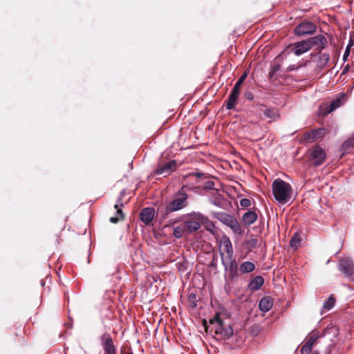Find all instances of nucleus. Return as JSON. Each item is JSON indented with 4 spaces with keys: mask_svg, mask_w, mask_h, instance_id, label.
Listing matches in <instances>:
<instances>
[{
    "mask_svg": "<svg viewBox=\"0 0 354 354\" xmlns=\"http://www.w3.org/2000/svg\"><path fill=\"white\" fill-rule=\"evenodd\" d=\"M219 253L224 270L227 272V280L233 283L239 277V267L234 257V250L231 241L223 236L220 242Z\"/></svg>",
    "mask_w": 354,
    "mask_h": 354,
    "instance_id": "obj_1",
    "label": "nucleus"
},
{
    "mask_svg": "<svg viewBox=\"0 0 354 354\" xmlns=\"http://www.w3.org/2000/svg\"><path fill=\"white\" fill-rule=\"evenodd\" d=\"M272 187L273 196L279 203L284 205L292 199L293 189L288 183L277 178L272 183Z\"/></svg>",
    "mask_w": 354,
    "mask_h": 354,
    "instance_id": "obj_2",
    "label": "nucleus"
},
{
    "mask_svg": "<svg viewBox=\"0 0 354 354\" xmlns=\"http://www.w3.org/2000/svg\"><path fill=\"white\" fill-rule=\"evenodd\" d=\"M187 195L183 192H179L175 198L165 206L160 205L158 208L157 216L161 220L166 219L168 215L174 212L182 209L187 205Z\"/></svg>",
    "mask_w": 354,
    "mask_h": 354,
    "instance_id": "obj_3",
    "label": "nucleus"
},
{
    "mask_svg": "<svg viewBox=\"0 0 354 354\" xmlns=\"http://www.w3.org/2000/svg\"><path fill=\"white\" fill-rule=\"evenodd\" d=\"M209 324L213 326L215 334L222 339H229L234 333L231 325L221 319L219 313H216L209 319Z\"/></svg>",
    "mask_w": 354,
    "mask_h": 354,
    "instance_id": "obj_4",
    "label": "nucleus"
},
{
    "mask_svg": "<svg viewBox=\"0 0 354 354\" xmlns=\"http://www.w3.org/2000/svg\"><path fill=\"white\" fill-rule=\"evenodd\" d=\"M248 76V73L244 72L241 77L238 79L236 82L235 83L231 93L230 94L227 101H226V109L228 110L233 109L236 104V101L238 100L239 93H240V88L243 82L245 80Z\"/></svg>",
    "mask_w": 354,
    "mask_h": 354,
    "instance_id": "obj_5",
    "label": "nucleus"
},
{
    "mask_svg": "<svg viewBox=\"0 0 354 354\" xmlns=\"http://www.w3.org/2000/svg\"><path fill=\"white\" fill-rule=\"evenodd\" d=\"M317 30V26L311 21H304L297 24L294 28V34L297 37L313 35Z\"/></svg>",
    "mask_w": 354,
    "mask_h": 354,
    "instance_id": "obj_6",
    "label": "nucleus"
},
{
    "mask_svg": "<svg viewBox=\"0 0 354 354\" xmlns=\"http://www.w3.org/2000/svg\"><path fill=\"white\" fill-rule=\"evenodd\" d=\"M178 167L177 162L175 160L160 162L154 173L156 175H165L164 177L170 175L176 170Z\"/></svg>",
    "mask_w": 354,
    "mask_h": 354,
    "instance_id": "obj_7",
    "label": "nucleus"
},
{
    "mask_svg": "<svg viewBox=\"0 0 354 354\" xmlns=\"http://www.w3.org/2000/svg\"><path fill=\"white\" fill-rule=\"evenodd\" d=\"M338 269L346 277H351L354 274V262L349 258H342L339 261Z\"/></svg>",
    "mask_w": 354,
    "mask_h": 354,
    "instance_id": "obj_8",
    "label": "nucleus"
},
{
    "mask_svg": "<svg viewBox=\"0 0 354 354\" xmlns=\"http://www.w3.org/2000/svg\"><path fill=\"white\" fill-rule=\"evenodd\" d=\"M320 337L319 331L313 330L311 331L306 337L305 344L301 348V353L302 354H310L312 351L313 346L315 344L316 341Z\"/></svg>",
    "mask_w": 354,
    "mask_h": 354,
    "instance_id": "obj_9",
    "label": "nucleus"
},
{
    "mask_svg": "<svg viewBox=\"0 0 354 354\" xmlns=\"http://www.w3.org/2000/svg\"><path fill=\"white\" fill-rule=\"evenodd\" d=\"M326 158L324 149L319 146H314L310 152V161L315 166H319L323 163Z\"/></svg>",
    "mask_w": 354,
    "mask_h": 354,
    "instance_id": "obj_10",
    "label": "nucleus"
},
{
    "mask_svg": "<svg viewBox=\"0 0 354 354\" xmlns=\"http://www.w3.org/2000/svg\"><path fill=\"white\" fill-rule=\"evenodd\" d=\"M102 346L104 351V354H116V348L114 345L113 338L108 333H104L100 337Z\"/></svg>",
    "mask_w": 354,
    "mask_h": 354,
    "instance_id": "obj_11",
    "label": "nucleus"
},
{
    "mask_svg": "<svg viewBox=\"0 0 354 354\" xmlns=\"http://www.w3.org/2000/svg\"><path fill=\"white\" fill-rule=\"evenodd\" d=\"M204 220L205 217L200 215L185 221L183 223L187 232L192 233L199 230L201 227V223H204Z\"/></svg>",
    "mask_w": 354,
    "mask_h": 354,
    "instance_id": "obj_12",
    "label": "nucleus"
},
{
    "mask_svg": "<svg viewBox=\"0 0 354 354\" xmlns=\"http://www.w3.org/2000/svg\"><path fill=\"white\" fill-rule=\"evenodd\" d=\"M308 39L310 44L312 46V48L314 46H316V49L319 50L320 52L326 47L328 44L326 37L322 35H317L315 37L308 38Z\"/></svg>",
    "mask_w": 354,
    "mask_h": 354,
    "instance_id": "obj_13",
    "label": "nucleus"
},
{
    "mask_svg": "<svg viewBox=\"0 0 354 354\" xmlns=\"http://www.w3.org/2000/svg\"><path fill=\"white\" fill-rule=\"evenodd\" d=\"M223 223L228 226L234 233L241 235L242 230L238 221L230 215H225L223 218Z\"/></svg>",
    "mask_w": 354,
    "mask_h": 354,
    "instance_id": "obj_14",
    "label": "nucleus"
},
{
    "mask_svg": "<svg viewBox=\"0 0 354 354\" xmlns=\"http://www.w3.org/2000/svg\"><path fill=\"white\" fill-rule=\"evenodd\" d=\"M312 48V46L310 44L308 39H304L300 41H297L294 44L292 51L295 55L299 56Z\"/></svg>",
    "mask_w": 354,
    "mask_h": 354,
    "instance_id": "obj_15",
    "label": "nucleus"
},
{
    "mask_svg": "<svg viewBox=\"0 0 354 354\" xmlns=\"http://www.w3.org/2000/svg\"><path fill=\"white\" fill-rule=\"evenodd\" d=\"M317 59L316 60L315 71L321 72L328 64L330 55L328 53L319 51L317 53Z\"/></svg>",
    "mask_w": 354,
    "mask_h": 354,
    "instance_id": "obj_16",
    "label": "nucleus"
},
{
    "mask_svg": "<svg viewBox=\"0 0 354 354\" xmlns=\"http://www.w3.org/2000/svg\"><path fill=\"white\" fill-rule=\"evenodd\" d=\"M155 215V209L153 207H145L140 213V220L148 225L153 221Z\"/></svg>",
    "mask_w": 354,
    "mask_h": 354,
    "instance_id": "obj_17",
    "label": "nucleus"
},
{
    "mask_svg": "<svg viewBox=\"0 0 354 354\" xmlns=\"http://www.w3.org/2000/svg\"><path fill=\"white\" fill-rule=\"evenodd\" d=\"M324 135V130L322 129H313L303 135L302 140L306 142H313L322 138Z\"/></svg>",
    "mask_w": 354,
    "mask_h": 354,
    "instance_id": "obj_18",
    "label": "nucleus"
},
{
    "mask_svg": "<svg viewBox=\"0 0 354 354\" xmlns=\"http://www.w3.org/2000/svg\"><path fill=\"white\" fill-rule=\"evenodd\" d=\"M264 283V279L261 276H256L248 283V288L252 291H256L261 288Z\"/></svg>",
    "mask_w": 354,
    "mask_h": 354,
    "instance_id": "obj_19",
    "label": "nucleus"
},
{
    "mask_svg": "<svg viewBox=\"0 0 354 354\" xmlns=\"http://www.w3.org/2000/svg\"><path fill=\"white\" fill-rule=\"evenodd\" d=\"M273 306V301L270 297H263L259 304V309L263 312L269 311Z\"/></svg>",
    "mask_w": 354,
    "mask_h": 354,
    "instance_id": "obj_20",
    "label": "nucleus"
},
{
    "mask_svg": "<svg viewBox=\"0 0 354 354\" xmlns=\"http://www.w3.org/2000/svg\"><path fill=\"white\" fill-rule=\"evenodd\" d=\"M120 206H123V204L121 203L120 204L117 203L114 205V208L116 209V214L115 216H111L109 218L110 222L112 223H117L124 218V215L121 208H120Z\"/></svg>",
    "mask_w": 354,
    "mask_h": 354,
    "instance_id": "obj_21",
    "label": "nucleus"
},
{
    "mask_svg": "<svg viewBox=\"0 0 354 354\" xmlns=\"http://www.w3.org/2000/svg\"><path fill=\"white\" fill-rule=\"evenodd\" d=\"M242 219L245 225H250L257 221V214L254 212L248 211L243 215Z\"/></svg>",
    "mask_w": 354,
    "mask_h": 354,
    "instance_id": "obj_22",
    "label": "nucleus"
},
{
    "mask_svg": "<svg viewBox=\"0 0 354 354\" xmlns=\"http://www.w3.org/2000/svg\"><path fill=\"white\" fill-rule=\"evenodd\" d=\"M354 147V137H350L346 140L341 146L342 156L348 153L349 151Z\"/></svg>",
    "mask_w": 354,
    "mask_h": 354,
    "instance_id": "obj_23",
    "label": "nucleus"
},
{
    "mask_svg": "<svg viewBox=\"0 0 354 354\" xmlns=\"http://www.w3.org/2000/svg\"><path fill=\"white\" fill-rule=\"evenodd\" d=\"M255 270V265L251 261H244L239 266L241 274L250 273Z\"/></svg>",
    "mask_w": 354,
    "mask_h": 354,
    "instance_id": "obj_24",
    "label": "nucleus"
},
{
    "mask_svg": "<svg viewBox=\"0 0 354 354\" xmlns=\"http://www.w3.org/2000/svg\"><path fill=\"white\" fill-rule=\"evenodd\" d=\"M223 188L222 184L220 183H216L213 181L208 180L207 181L204 186L203 189L206 190H215L217 192L221 191Z\"/></svg>",
    "mask_w": 354,
    "mask_h": 354,
    "instance_id": "obj_25",
    "label": "nucleus"
},
{
    "mask_svg": "<svg viewBox=\"0 0 354 354\" xmlns=\"http://www.w3.org/2000/svg\"><path fill=\"white\" fill-rule=\"evenodd\" d=\"M263 114L266 118H270L272 120H276L279 116L278 111L273 108L266 109L263 111Z\"/></svg>",
    "mask_w": 354,
    "mask_h": 354,
    "instance_id": "obj_26",
    "label": "nucleus"
},
{
    "mask_svg": "<svg viewBox=\"0 0 354 354\" xmlns=\"http://www.w3.org/2000/svg\"><path fill=\"white\" fill-rule=\"evenodd\" d=\"M187 231L185 227L184 226V223H183L174 229L173 235L176 238L180 239L183 237L185 233Z\"/></svg>",
    "mask_w": 354,
    "mask_h": 354,
    "instance_id": "obj_27",
    "label": "nucleus"
},
{
    "mask_svg": "<svg viewBox=\"0 0 354 354\" xmlns=\"http://www.w3.org/2000/svg\"><path fill=\"white\" fill-rule=\"evenodd\" d=\"M342 102L341 98L337 97V98L335 99L334 100H333L331 102V103L329 106L328 110V113L333 112V111H335V109L339 108L342 105Z\"/></svg>",
    "mask_w": 354,
    "mask_h": 354,
    "instance_id": "obj_28",
    "label": "nucleus"
},
{
    "mask_svg": "<svg viewBox=\"0 0 354 354\" xmlns=\"http://www.w3.org/2000/svg\"><path fill=\"white\" fill-rule=\"evenodd\" d=\"M335 304V298L331 295L324 302V308L326 310H330Z\"/></svg>",
    "mask_w": 354,
    "mask_h": 354,
    "instance_id": "obj_29",
    "label": "nucleus"
},
{
    "mask_svg": "<svg viewBox=\"0 0 354 354\" xmlns=\"http://www.w3.org/2000/svg\"><path fill=\"white\" fill-rule=\"evenodd\" d=\"M257 243L258 239L257 238L251 237L246 241V248L251 251L257 247Z\"/></svg>",
    "mask_w": 354,
    "mask_h": 354,
    "instance_id": "obj_30",
    "label": "nucleus"
},
{
    "mask_svg": "<svg viewBox=\"0 0 354 354\" xmlns=\"http://www.w3.org/2000/svg\"><path fill=\"white\" fill-rule=\"evenodd\" d=\"M300 241H301V238H300L299 235H298L296 233L292 236V238L290 241V245L292 248H297L299 245Z\"/></svg>",
    "mask_w": 354,
    "mask_h": 354,
    "instance_id": "obj_31",
    "label": "nucleus"
},
{
    "mask_svg": "<svg viewBox=\"0 0 354 354\" xmlns=\"http://www.w3.org/2000/svg\"><path fill=\"white\" fill-rule=\"evenodd\" d=\"M281 68V66L279 64H274L272 66L270 71L269 72V76L271 78L274 76L275 73H277L278 71H279Z\"/></svg>",
    "mask_w": 354,
    "mask_h": 354,
    "instance_id": "obj_32",
    "label": "nucleus"
},
{
    "mask_svg": "<svg viewBox=\"0 0 354 354\" xmlns=\"http://www.w3.org/2000/svg\"><path fill=\"white\" fill-rule=\"evenodd\" d=\"M240 205L243 207H248L250 206L251 205V201L250 199L248 198H242L241 201H240Z\"/></svg>",
    "mask_w": 354,
    "mask_h": 354,
    "instance_id": "obj_33",
    "label": "nucleus"
},
{
    "mask_svg": "<svg viewBox=\"0 0 354 354\" xmlns=\"http://www.w3.org/2000/svg\"><path fill=\"white\" fill-rule=\"evenodd\" d=\"M302 66L301 65H299V66H296V65H290L288 66L287 69H286V71L287 72H290V71H295V70H297L299 69L300 67H301Z\"/></svg>",
    "mask_w": 354,
    "mask_h": 354,
    "instance_id": "obj_34",
    "label": "nucleus"
},
{
    "mask_svg": "<svg viewBox=\"0 0 354 354\" xmlns=\"http://www.w3.org/2000/svg\"><path fill=\"white\" fill-rule=\"evenodd\" d=\"M349 55H350L349 47L346 48L345 51L344 53L343 58H342L344 62H345L347 60Z\"/></svg>",
    "mask_w": 354,
    "mask_h": 354,
    "instance_id": "obj_35",
    "label": "nucleus"
},
{
    "mask_svg": "<svg viewBox=\"0 0 354 354\" xmlns=\"http://www.w3.org/2000/svg\"><path fill=\"white\" fill-rule=\"evenodd\" d=\"M206 223V229H207V230L211 231V229H210V228H211L212 227H214L213 223H212L211 221H209L207 218H205V220H204V223Z\"/></svg>",
    "mask_w": 354,
    "mask_h": 354,
    "instance_id": "obj_36",
    "label": "nucleus"
},
{
    "mask_svg": "<svg viewBox=\"0 0 354 354\" xmlns=\"http://www.w3.org/2000/svg\"><path fill=\"white\" fill-rule=\"evenodd\" d=\"M349 68H350V66L349 64H346L345 65L344 67H343V69H342V73H341V75H344L345 74H346L348 73V71H349Z\"/></svg>",
    "mask_w": 354,
    "mask_h": 354,
    "instance_id": "obj_37",
    "label": "nucleus"
},
{
    "mask_svg": "<svg viewBox=\"0 0 354 354\" xmlns=\"http://www.w3.org/2000/svg\"><path fill=\"white\" fill-rule=\"evenodd\" d=\"M244 95L248 100H252L254 98V95L251 92L247 91Z\"/></svg>",
    "mask_w": 354,
    "mask_h": 354,
    "instance_id": "obj_38",
    "label": "nucleus"
},
{
    "mask_svg": "<svg viewBox=\"0 0 354 354\" xmlns=\"http://www.w3.org/2000/svg\"><path fill=\"white\" fill-rule=\"evenodd\" d=\"M216 257L214 255L212 261L210 263L209 266L216 268Z\"/></svg>",
    "mask_w": 354,
    "mask_h": 354,
    "instance_id": "obj_39",
    "label": "nucleus"
},
{
    "mask_svg": "<svg viewBox=\"0 0 354 354\" xmlns=\"http://www.w3.org/2000/svg\"><path fill=\"white\" fill-rule=\"evenodd\" d=\"M120 354H133L131 351H125V348H122L120 351Z\"/></svg>",
    "mask_w": 354,
    "mask_h": 354,
    "instance_id": "obj_40",
    "label": "nucleus"
},
{
    "mask_svg": "<svg viewBox=\"0 0 354 354\" xmlns=\"http://www.w3.org/2000/svg\"><path fill=\"white\" fill-rule=\"evenodd\" d=\"M353 45V41L352 40H350L349 43L348 44L346 48L349 47V50L351 49V47Z\"/></svg>",
    "mask_w": 354,
    "mask_h": 354,
    "instance_id": "obj_41",
    "label": "nucleus"
},
{
    "mask_svg": "<svg viewBox=\"0 0 354 354\" xmlns=\"http://www.w3.org/2000/svg\"><path fill=\"white\" fill-rule=\"evenodd\" d=\"M194 177H201L202 174L200 172H196V173H194Z\"/></svg>",
    "mask_w": 354,
    "mask_h": 354,
    "instance_id": "obj_42",
    "label": "nucleus"
},
{
    "mask_svg": "<svg viewBox=\"0 0 354 354\" xmlns=\"http://www.w3.org/2000/svg\"><path fill=\"white\" fill-rule=\"evenodd\" d=\"M203 326L206 329H207L208 326L207 325V322L205 319L203 320Z\"/></svg>",
    "mask_w": 354,
    "mask_h": 354,
    "instance_id": "obj_43",
    "label": "nucleus"
},
{
    "mask_svg": "<svg viewBox=\"0 0 354 354\" xmlns=\"http://www.w3.org/2000/svg\"><path fill=\"white\" fill-rule=\"evenodd\" d=\"M312 354H319V353H318V351H315L314 352H313V353H312Z\"/></svg>",
    "mask_w": 354,
    "mask_h": 354,
    "instance_id": "obj_44",
    "label": "nucleus"
}]
</instances>
